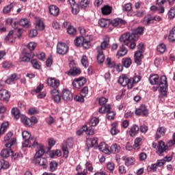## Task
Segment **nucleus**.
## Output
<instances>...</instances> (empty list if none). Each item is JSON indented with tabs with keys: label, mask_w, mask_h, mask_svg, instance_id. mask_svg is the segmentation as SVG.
<instances>
[{
	"label": "nucleus",
	"mask_w": 175,
	"mask_h": 175,
	"mask_svg": "<svg viewBox=\"0 0 175 175\" xmlns=\"http://www.w3.org/2000/svg\"><path fill=\"white\" fill-rule=\"evenodd\" d=\"M136 40H137V36L135 33V30H134L133 33L126 31V33H124L120 37V41L123 42L125 46H129L130 42L131 50H135L136 47Z\"/></svg>",
	"instance_id": "nucleus-1"
},
{
	"label": "nucleus",
	"mask_w": 175,
	"mask_h": 175,
	"mask_svg": "<svg viewBox=\"0 0 175 175\" xmlns=\"http://www.w3.org/2000/svg\"><path fill=\"white\" fill-rule=\"evenodd\" d=\"M110 37L108 35L104 36L103 40L100 45L96 47L97 50V61L98 64H103L105 56L104 55V50L109 47Z\"/></svg>",
	"instance_id": "nucleus-2"
},
{
	"label": "nucleus",
	"mask_w": 175,
	"mask_h": 175,
	"mask_svg": "<svg viewBox=\"0 0 175 175\" xmlns=\"http://www.w3.org/2000/svg\"><path fill=\"white\" fill-rule=\"evenodd\" d=\"M110 23H112L113 26H122V25H126L127 22L125 19H122V18H115L113 21L106 18H102L98 20V24L101 27H107Z\"/></svg>",
	"instance_id": "nucleus-3"
},
{
	"label": "nucleus",
	"mask_w": 175,
	"mask_h": 175,
	"mask_svg": "<svg viewBox=\"0 0 175 175\" xmlns=\"http://www.w3.org/2000/svg\"><path fill=\"white\" fill-rule=\"evenodd\" d=\"M23 139V147H33L36 148L38 146V142L36 137H31V133L27 131H24L22 133Z\"/></svg>",
	"instance_id": "nucleus-4"
},
{
	"label": "nucleus",
	"mask_w": 175,
	"mask_h": 175,
	"mask_svg": "<svg viewBox=\"0 0 175 175\" xmlns=\"http://www.w3.org/2000/svg\"><path fill=\"white\" fill-rule=\"evenodd\" d=\"M159 87H160V92L161 94V95L159 96V98L161 99L163 96H167L168 83L166 75H161L159 83Z\"/></svg>",
	"instance_id": "nucleus-5"
},
{
	"label": "nucleus",
	"mask_w": 175,
	"mask_h": 175,
	"mask_svg": "<svg viewBox=\"0 0 175 175\" xmlns=\"http://www.w3.org/2000/svg\"><path fill=\"white\" fill-rule=\"evenodd\" d=\"M89 36H87L85 38L83 36L76 37L75 40V44L77 47H81L83 46L84 49H88L90 44V38H88Z\"/></svg>",
	"instance_id": "nucleus-6"
},
{
	"label": "nucleus",
	"mask_w": 175,
	"mask_h": 175,
	"mask_svg": "<svg viewBox=\"0 0 175 175\" xmlns=\"http://www.w3.org/2000/svg\"><path fill=\"white\" fill-rule=\"evenodd\" d=\"M37 147L38 150L33 157V162L36 165H39L40 163V159H41V157H43L46 151L44 150V146L42 144H39L38 142H37Z\"/></svg>",
	"instance_id": "nucleus-7"
},
{
	"label": "nucleus",
	"mask_w": 175,
	"mask_h": 175,
	"mask_svg": "<svg viewBox=\"0 0 175 175\" xmlns=\"http://www.w3.org/2000/svg\"><path fill=\"white\" fill-rule=\"evenodd\" d=\"M73 139H68L63 144H62V150L64 152V158H68L69 157V150L68 147H72L73 146Z\"/></svg>",
	"instance_id": "nucleus-8"
},
{
	"label": "nucleus",
	"mask_w": 175,
	"mask_h": 175,
	"mask_svg": "<svg viewBox=\"0 0 175 175\" xmlns=\"http://www.w3.org/2000/svg\"><path fill=\"white\" fill-rule=\"evenodd\" d=\"M99 113H101L102 114H104L105 113H107V118L109 120H114L115 118L116 114L114 111H111L110 105H107V106L105 107H100L99 109Z\"/></svg>",
	"instance_id": "nucleus-9"
},
{
	"label": "nucleus",
	"mask_w": 175,
	"mask_h": 175,
	"mask_svg": "<svg viewBox=\"0 0 175 175\" xmlns=\"http://www.w3.org/2000/svg\"><path fill=\"white\" fill-rule=\"evenodd\" d=\"M69 51V46L66 42H58L57 45V53L59 55H65Z\"/></svg>",
	"instance_id": "nucleus-10"
},
{
	"label": "nucleus",
	"mask_w": 175,
	"mask_h": 175,
	"mask_svg": "<svg viewBox=\"0 0 175 175\" xmlns=\"http://www.w3.org/2000/svg\"><path fill=\"white\" fill-rule=\"evenodd\" d=\"M118 83L122 85V87H126L128 85L129 88H133V84L131 83V79H128L127 75H125V74H122V75H120V77H119Z\"/></svg>",
	"instance_id": "nucleus-11"
},
{
	"label": "nucleus",
	"mask_w": 175,
	"mask_h": 175,
	"mask_svg": "<svg viewBox=\"0 0 175 175\" xmlns=\"http://www.w3.org/2000/svg\"><path fill=\"white\" fill-rule=\"evenodd\" d=\"M62 98L66 102H70L73 99V94L68 89L62 91Z\"/></svg>",
	"instance_id": "nucleus-12"
},
{
	"label": "nucleus",
	"mask_w": 175,
	"mask_h": 175,
	"mask_svg": "<svg viewBox=\"0 0 175 175\" xmlns=\"http://www.w3.org/2000/svg\"><path fill=\"white\" fill-rule=\"evenodd\" d=\"M12 136H13V133H12V132H10L4 137V141L8 142V143H6V144H5V147L8 148L9 149H11V147L14 144H15V143L16 142L15 139H12Z\"/></svg>",
	"instance_id": "nucleus-13"
},
{
	"label": "nucleus",
	"mask_w": 175,
	"mask_h": 175,
	"mask_svg": "<svg viewBox=\"0 0 175 175\" xmlns=\"http://www.w3.org/2000/svg\"><path fill=\"white\" fill-rule=\"evenodd\" d=\"M86 81H87L85 77H79V79H75L72 81V85L74 88H77L79 90L86 83Z\"/></svg>",
	"instance_id": "nucleus-14"
},
{
	"label": "nucleus",
	"mask_w": 175,
	"mask_h": 175,
	"mask_svg": "<svg viewBox=\"0 0 175 175\" xmlns=\"http://www.w3.org/2000/svg\"><path fill=\"white\" fill-rule=\"evenodd\" d=\"M135 114L137 116H142V117H147L149 114V112L146 106L142 105L139 109H135Z\"/></svg>",
	"instance_id": "nucleus-15"
},
{
	"label": "nucleus",
	"mask_w": 175,
	"mask_h": 175,
	"mask_svg": "<svg viewBox=\"0 0 175 175\" xmlns=\"http://www.w3.org/2000/svg\"><path fill=\"white\" fill-rule=\"evenodd\" d=\"M149 81L152 85H158L159 87L160 79L159 74H150Z\"/></svg>",
	"instance_id": "nucleus-16"
},
{
	"label": "nucleus",
	"mask_w": 175,
	"mask_h": 175,
	"mask_svg": "<svg viewBox=\"0 0 175 175\" xmlns=\"http://www.w3.org/2000/svg\"><path fill=\"white\" fill-rule=\"evenodd\" d=\"M10 99V94L7 90H1L0 91V100L5 102L6 103Z\"/></svg>",
	"instance_id": "nucleus-17"
},
{
	"label": "nucleus",
	"mask_w": 175,
	"mask_h": 175,
	"mask_svg": "<svg viewBox=\"0 0 175 175\" xmlns=\"http://www.w3.org/2000/svg\"><path fill=\"white\" fill-rule=\"evenodd\" d=\"M144 58V55L142 53L141 51L138 49L137 51H135L134 53V61L137 65H141L142 64V59Z\"/></svg>",
	"instance_id": "nucleus-18"
},
{
	"label": "nucleus",
	"mask_w": 175,
	"mask_h": 175,
	"mask_svg": "<svg viewBox=\"0 0 175 175\" xmlns=\"http://www.w3.org/2000/svg\"><path fill=\"white\" fill-rule=\"evenodd\" d=\"M167 148L168 147L165 146V143L163 142V140H160V142H159L157 154L160 156L163 155V152H165Z\"/></svg>",
	"instance_id": "nucleus-19"
},
{
	"label": "nucleus",
	"mask_w": 175,
	"mask_h": 175,
	"mask_svg": "<svg viewBox=\"0 0 175 175\" xmlns=\"http://www.w3.org/2000/svg\"><path fill=\"white\" fill-rule=\"evenodd\" d=\"M166 131L167 130L166 128H165V126H159V128H157L155 136L156 140H159V139H161V137L165 136Z\"/></svg>",
	"instance_id": "nucleus-20"
},
{
	"label": "nucleus",
	"mask_w": 175,
	"mask_h": 175,
	"mask_svg": "<svg viewBox=\"0 0 175 175\" xmlns=\"http://www.w3.org/2000/svg\"><path fill=\"white\" fill-rule=\"evenodd\" d=\"M48 85L52 87V88H58L59 87V81L53 79V77H49L47 80Z\"/></svg>",
	"instance_id": "nucleus-21"
},
{
	"label": "nucleus",
	"mask_w": 175,
	"mask_h": 175,
	"mask_svg": "<svg viewBox=\"0 0 175 175\" xmlns=\"http://www.w3.org/2000/svg\"><path fill=\"white\" fill-rule=\"evenodd\" d=\"M119 51H118L117 53V57L118 58H121V57H124V55H126L128 53L127 48H125L124 44L122 45H120Z\"/></svg>",
	"instance_id": "nucleus-22"
},
{
	"label": "nucleus",
	"mask_w": 175,
	"mask_h": 175,
	"mask_svg": "<svg viewBox=\"0 0 175 175\" xmlns=\"http://www.w3.org/2000/svg\"><path fill=\"white\" fill-rule=\"evenodd\" d=\"M139 128L137 125H133L130 129H129V135L131 137H134L139 133Z\"/></svg>",
	"instance_id": "nucleus-23"
},
{
	"label": "nucleus",
	"mask_w": 175,
	"mask_h": 175,
	"mask_svg": "<svg viewBox=\"0 0 175 175\" xmlns=\"http://www.w3.org/2000/svg\"><path fill=\"white\" fill-rule=\"evenodd\" d=\"M68 1L72 7V13L75 14H78L79 12V7L75 0H68Z\"/></svg>",
	"instance_id": "nucleus-24"
},
{
	"label": "nucleus",
	"mask_w": 175,
	"mask_h": 175,
	"mask_svg": "<svg viewBox=\"0 0 175 175\" xmlns=\"http://www.w3.org/2000/svg\"><path fill=\"white\" fill-rule=\"evenodd\" d=\"M5 22L6 23L11 25L14 29H16V30H18V26L19 25L18 21H16L14 18H7Z\"/></svg>",
	"instance_id": "nucleus-25"
},
{
	"label": "nucleus",
	"mask_w": 175,
	"mask_h": 175,
	"mask_svg": "<svg viewBox=\"0 0 175 175\" xmlns=\"http://www.w3.org/2000/svg\"><path fill=\"white\" fill-rule=\"evenodd\" d=\"M98 150L100 151H102L105 154H110L111 151L109 149V147L106 143H100V144L98 146Z\"/></svg>",
	"instance_id": "nucleus-26"
},
{
	"label": "nucleus",
	"mask_w": 175,
	"mask_h": 175,
	"mask_svg": "<svg viewBox=\"0 0 175 175\" xmlns=\"http://www.w3.org/2000/svg\"><path fill=\"white\" fill-rule=\"evenodd\" d=\"M122 159L124 161L126 166H131L132 165H134L135 161V158L132 157H123Z\"/></svg>",
	"instance_id": "nucleus-27"
},
{
	"label": "nucleus",
	"mask_w": 175,
	"mask_h": 175,
	"mask_svg": "<svg viewBox=\"0 0 175 175\" xmlns=\"http://www.w3.org/2000/svg\"><path fill=\"white\" fill-rule=\"evenodd\" d=\"M81 68H77V67H72V68H70L68 71V76H77V75H80Z\"/></svg>",
	"instance_id": "nucleus-28"
},
{
	"label": "nucleus",
	"mask_w": 175,
	"mask_h": 175,
	"mask_svg": "<svg viewBox=\"0 0 175 175\" xmlns=\"http://www.w3.org/2000/svg\"><path fill=\"white\" fill-rule=\"evenodd\" d=\"M49 10L50 14L52 15L57 16L58 14H59V8L57 7V5H49Z\"/></svg>",
	"instance_id": "nucleus-29"
},
{
	"label": "nucleus",
	"mask_w": 175,
	"mask_h": 175,
	"mask_svg": "<svg viewBox=\"0 0 175 175\" xmlns=\"http://www.w3.org/2000/svg\"><path fill=\"white\" fill-rule=\"evenodd\" d=\"M36 27L38 29V30H43L44 29V23L41 18H36Z\"/></svg>",
	"instance_id": "nucleus-30"
},
{
	"label": "nucleus",
	"mask_w": 175,
	"mask_h": 175,
	"mask_svg": "<svg viewBox=\"0 0 175 175\" xmlns=\"http://www.w3.org/2000/svg\"><path fill=\"white\" fill-rule=\"evenodd\" d=\"M89 123L90 122H88L87 125H84L83 129V131H85L87 135L92 136L94 135V129L92 126H90V125H88Z\"/></svg>",
	"instance_id": "nucleus-31"
},
{
	"label": "nucleus",
	"mask_w": 175,
	"mask_h": 175,
	"mask_svg": "<svg viewBox=\"0 0 175 175\" xmlns=\"http://www.w3.org/2000/svg\"><path fill=\"white\" fill-rule=\"evenodd\" d=\"M12 154L13 151L11 149H9V148L2 150V151L1 152V155L3 158H8L9 157H11V155Z\"/></svg>",
	"instance_id": "nucleus-32"
},
{
	"label": "nucleus",
	"mask_w": 175,
	"mask_h": 175,
	"mask_svg": "<svg viewBox=\"0 0 175 175\" xmlns=\"http://www.w3.org/2000/svg\"><path fill=\"white\" fill-rule=\"evenodd\" d=\"M86 144L88 147H94L98 144L97 137H93L92 139H87Z\"/></svg>",
	"instance_id": "nucleus-33"
},
{
	"label": "nucleus",
	"mask_w": 175,
	"mask_h": 175,
	"mask_svg": "<svg viewBox=\"0 0 175 175\" xmlns=\"http://www.w3.org/2000/svg\"><path fill=\"white\" fill-rule=\"evenodd\" d=\"M122 62L124 68H130L132 65V59L131 57H123Z\"/></svg>",
	"instance_id": "nucleus-34"
},
{
	"label": "nucleus",
	"mask_w": 175,
	"mask_h": 175,
	"mask_svg": "<svg viewBox=\"0 0 175 175\" xmlns=\"http://www.w3.org/2000/svg\"><path fill=\"white\" fill-rule=\"evenodd\" d=\"M19 23L21 26H23V27H30L31 23L29 19L27 18H21L20 19Z\"/></svg>",
	"instance_id": "nucleus-35"
},
{
	"label": "nucleus",
	"mask_w": 175,
	"mask_h": 175,
	"mask_svg": "<svg viewBox=\"0 0 175 175\" xmlns=\"http://www.w3.org/2000/svg\"><path fill=\"white\" fill-rule=\"evenodd\" d=\"M21 122L25 125V126L31 127V120L26 116H21Z\"/></svg>",
	"instance_id": "nucleus-36"
},
{
	"label": "nucleus",
	"mask_w": 175,
	"mask_h": 175,
	"mask_svg": "<svg viewBox=\"0 0 175 175\" xmlns=\"http://www.w3.org/2000/svg\"><path fill=\"white\" fill-rule=\"evenodd\" d=\"M34 55H35L33 52H29V53H26V55L23 57L22 61H23V62H29V61H31L32 58H34Z\"/></svg>",
	"instance_id": "nucleus-37"
},
{
	"label": "nucleus",
	"mask_w": 175,
	"mask_h": 175,
	"mask_svg": "<svg viewBox=\"0 0 175 175\" xmlns=\"http://www.w3.org/2000/svg\"><path fill=\"white\" fill-rule=\"evenodd\" d=\"M101 10H102V13L104 15H109V14H111L112 11V7H111V5H104V7L101 8Z\"/></svg>",
	"instance_id": "nucleus-38"
},
{
	"label": "nucleus",
	"mask_w": 175,
	"mask_h": 175,
	"mask_svg": "<svg viewBox=\"0 0 175 175\" xmlns=\"http://www.w3.org/2000/svg\"><path fill=\"white\" fill-rule=\"evenodd\" d=\"M15 3H10V4H8L7 5H5L3 8V14H8L12 10V8L14 7Z\"/></svg>",
	"instance_id": "nucleus-39"
},
{
	"label": "nucleus",
	"mask_w": 175,
	"mask_h": 175,
	"mask_svg": "<svg viewBox=\"0 0 175 175\" xmlns=\"http://www.w3.org/2000/svg\"><path fill=\"white\" fill-rule=\"evenodd\" d=\"M31 64L35 69H38V70L41 69V64L40 62H38L37 59H33V57H31Z\"/></svg>",
	"instance_id": "nucleus-40"
},
{
	"label": "nucleus",
	"mask_w": 175,
	"mask_h": 175,
	"mask_svg": "<svg viewBox=\"0 0 175 175\" xmlns=\"http://www.w3.org/2000/svg\"><path fill=\"white\" fill-rule=\"evenodd\" d=\"M120 150V146L118 144H112L110 148V154L112 152L113 154H117L119 152Z\"/></svg>",
	"instance_id": "nucleus-41"
},
{
	"label": "nucleus",
	"mask_w": 175,
	"mask_h": 175,
	"mask_svg": "<svg viewBox=\"0 0 175 175\" xmlns=\"http://www.w3.org/2000/svg\"><path fill=\"white\" fill-rule=\"evenodd\" d=\"M116 125H117L116 122H113V124H112L111 125V134L113 136H116V135H118V133H120V131L117 129Z\"/></svg>",
	"instance_id": "nucleus-42"
},
{
	"label": "nucleus",
	"mask_w": 175,
	"mask_h": 175,
	"mask_svg": "<svg viewBox=\"0 0 175 175\" xmlns=\"http://www.w3.org/2000/svg\"><path fill=\"white\" fill-rule=\"evenodd\" d=\"M105 65L108 68H115L116 66V62H111V57H107L105 60Z\"/></svg>",
	"instance_id": "nucleus-43"
},
{
	"label": "nucleus",
	"mask_w": 175,
	"mask_h": 175,
	"mask_svg": "<svg viewBox=\"0 0 175 175\" xmlns=\"http://www.w3.org/2000/svg\"><path fill=\"white\" fill-rule=\"evenodd\" d=\"M68 33L69 34H72V36L77 34V29H76V27H75L74 26H72L70 23L69 27L68 28Z\"/></svg>",
	"instance_id": "nucleus-44"
},
{
	"label": "nucleus",
	"mask_w": 175,
	"mask_h": 175,
	"mask_svg": "<svg viewBox=\"0 0 175 175\" xmlns=\"http://www.w3.org/2000/svg\"><path fill=\"white\" fill-rule=\"evenodd\" d=\"M40 166H42L44 169L47 168V159L46 158H42V157H40V159L39 160V164Z\"/></svg>",
	"instance_id": "nucleus-45"
},
{
	"label": "nucleus",
	"mask_w": 175,
	"mask_h": 175,
	"mask_svg": "<svg viewBox=\"0 0 175 175\" xmlns=\"http://www.w3.org/2000/svg\"><path fill=\"white\" fill-rule=\"evenodd\" d=\"M157 51H159L161 54H163V53H165L166 51L165 44H159V45H157Z\"/></svg>",
	"instance_id": "nucleus-46"
},
{
	"label": "nucleus",
	"mask_w": 175,
	"mask_h": 175,
	"mask_svg": "<svg viewBox=\"0 0 175 175\" xmlns=\"http://www.w3.org/2000/svg\"><path fill=\"white\" fill-rule=\"evenodd\" d=\"M12 114L14 116V117L16 119L18 120L21 117V111L18 110V109H12Z\"/></svg>",
	"instance_id": "nucleus-47"
},
{
	"label": "nucleus",
	"mask_w": 175,
	"mask_h": 175,
	"mask_svg": "<svg viewBox=\"0 0 175 175\" xmlns=\"http://www.w3.org/2000/svg\"><path fill=\"white\" fill-rule=\"evenodd\" d=\"M169 41H175V26L170 31Z\"/></svg>",
	"instance_id": "nucleus-48"
},
{
	"label": "nucleus",
	"mask_w": 175,
	"mask_h": 175,
	"mask_svg": "<svg viewBox=\"0 0 175 175\" xmlns=\"http://www.w3.org/2000/svg\"><path fill=\"white\" fill-rule=\"evenodd\" d=\"M10 167V163L8 161H0V169H8Z\"/></svg>",
	"instance_id": "nucleus-49"
},
{
	"label": "nucleus",
	"mask_w": 175,
	"mask_h": 175,
	"mask_svg": "<svg viewBox=\"0 0 175 175\" xmlns=\"http://www.w3.org/2000/svg\"><path fill=\"white\" fill-rule=\"evenodd\" d=\"M154 21L153 16H147L144 18V24L149 25V23H152Z\"/></svg>",
	"instance_id": "nucleus-50"
},
{
	"label": "nucleus",
	"mask_w": 175,
	"mask_h": 175,
	"mask_svg": "<svg viewBox=\"0 0 175 175\" xmlns=\"http://www.w3.org/2000/svg\"><path fill=\"white\" fill-rule=\"evenodd\" d=\"M98 122H99L98 118H92V120H90V122L88 123V125L92 127L96 126Z\"/></svg>",
	"instance_id": "nucleus-51"
},
{
	"label": "nucleus",
	"mask_w": 175,
	"mask_h": 175,
	"mask_svg": "<svg viewBox=\"0 0 175 175\" xmlns=\"http://www.w3.org/2000/svg\"><path fill=\"white\" fill-rule=\"evenodd\" d=\"M27 47L29 50H30V53H32L33 50H35L36 47H37V42H29Z\"/></svg>",
	"instance_id": "nucleus-52"
},
{
	"label": "nucleus",
	"mask_w": 175,
	"mask_h": 175,
	"mask_svg": "<svg viewBox=\"0 0 175 175\" xmlns=\"http://www.w3.org/2000/svg\"><path fill=\"white\" fill-rule=\"evenodd\" d=\"M9 126V122H3L0 128V132H1V134L5 133L6 129Z\"/></svg>",
	"instance_id": "nucleus-53"
},
{
	"label": "nucleus",
	"mask_w": 175,
	"mask_h": 175,
	"mask_svg": "<svg viewBox=\"0 0 175 175\" xmlns=\"http://www.w3.org/2000/svg\"><path fill=\"white\" fill-rule=\"evenodd\" d=\"M144 31V27L143 26L137 27V29H135V33L137 35V38H138V34H143Z\"/></svg>",
	"instance_id": "nucleus-54"
},
{
	"label": "nucleus",
	"mask_w": 175,
	"mask_h": 175,
	"mask_svg": "<svg viewBox=\"0 0 175 175\" xmlns=\"http://www.w3.org/2000/svg\"><path fill=\"white\" fill-rule=\"evenodd\" d=\"M58 166V163L55 162V161H53L52 162L50 163V172H54L56 170L57 167Z\"/></svg>",
	"instance_id": "nucleus-55"
},
{
	"label": "nucleus",
	"mask_w": 175,
	"mask_h": 175,
	"mask_svg": "<svg viewBox=\"0 0 175 175\" xmlns=\"http://www.w3.org/2000/svg\"><path fill=\"white\" fill-rule=\"evenodd\" d=\"M140 80H142L141 75H135V77H133V79H130V83H131L132 81L133 83L137 84L140 81Z\"/></svg>",
	"instance_id": "nucleus-56"
},
{
	"label": "nucleus",
	"mask_w": 175,
	"mask_h": 175,
	"mask_svg": "<svg viewBox=\"0 0 175 175\" xmlns=\"http://www.w3.org/2000/svg\"><path fill=\"white\" fill-rule=\"evenodd\" d=\"M81 64L85 68H87L88 65V60L86 55H83L81 57Z\"/></svg>",
	"instance_id": "nucleus-57"
},
{
	"label": "nucleus",
	"mask_w": 175,
	"mask_h": 175,
	"mask_svg": "<svg viewBox=\"0 0 175 175\" xmlns=\"http://www.w3.org/2000/svg\"><path fill=\"white\" fill-rule=\"evenodd\" d=\"M123 11H131L132 10V3H126L122 7Z\"/></svg>",
	"instance_id": "nucleus-58"
},
{
	"label": "nucleus",
	"mask_w": 175,
	"mask_h": 175,
	"mask_svg": "<svg viewBox=\"0 0 175 175\" xmlns=\"http://www.w3.org/2000/svg\"><path fill=\"white\" fill-rule=\"evenodd\" d=\"M108 102V99L107 98H100L99 99V105H100V106H102V107H105V105L106 103H107Z\"/></svg>",
	"instance_id": "nucleus-59"
},
{
	"label": "nucleus",
	"mask_w": 175,
	"mask_h": 175,
	"mask_svg": "<svg viewBox=\"0 0 175 175\" xmlns=\"http://www.w3.org/2000/svg\"><path fill=\"white\" fill-rule=\"evenodd\" d=\"M142 137H137L135 140V144H134V148H137L138 149L139 147H140L141 144V142H142Z\"/></svg>",
	"instance_id": "nucleus-60"
},
{
	"label": "nucleus",
	"mask_w": 175,
	"mask_h": 175,
	"mask_svg": "<svg viewBox=\"0 0 175 175\" xmlns=\"http://www.w3.org/2000/svg\"><path fill=\"white\" fill-rule=\"evenodd\" d=\"M88 92H89L88 87H84V88H83L81 92V98L84 99V98L87 96Z\"/></svg>",
	"instance_id": "nucleus-61"
},
{
	"label": "nucleus",
	"mask_w": 175,
	"mask_h": 175,
	"mask_svg": "<svg viewBox=\"0 0 175 175\" xmlns=\"http://www.w3.org/2000/svg\"><path fill=\"white\" fill-rule=\"evenodd\" d=\"M38 31L37 29H31L29 33V37H36L38 36Z\"/></svg>",
	"instance_id": "nucleus-62"
},
{
	"label": "nucleus",
	"mask_w": 175,
	"mask_h": 175,
	"mask_svg": "<svg viewBox=\"0 0 175 175\" xmlns=\"http://www.w3.org/2000/svg\"><path fill=\"white\" fill-rule=\"evenodd\" d=\"M168 16L171 19L174 18L175 16V8L174 7H172L170 10L168 11Z\"/></svg>",
	"instance_id": "nucleus-63"
},
{
	"label": "nucleus",
	"mask_w": 175,
	"mask_h": 175,
	"mask_svg": "<svg viewBox=\"0 0 175 175\" xmlns=\"http://www.w3.org/2000/svg\"><path fill=\"white\" fill-rule=\"evenodd\" d=\"M89 0H81L80 3V6L81 7V8H86V7L89 5Z\"/></svg>",
	"instance_id": "nucleus-64"
}]
</instances>
